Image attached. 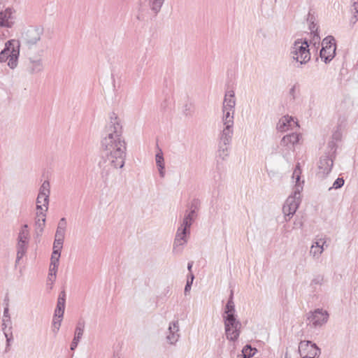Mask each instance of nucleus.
I'll use <instances>...</instances> for the list:
<instances>
[{
	"label": "nucleus",
	"instance_id": "nucleus-27",
	"mask_svg": "<svg viewBox=\"0 0 358 358\" xmlns=\"http://www.w3.org/2000/svg\"><path fill=\"white\" fill-rule=\"evenodd\" d=\"M166 0H148V6L151 11L157 15L161 10Z\"/></svg>",
	"mask_w": 358,
	"mask_h": 358
},
{
	"label": "nucleus",
	"instance_id": "nucleus-26",
	"mask_svg": "<svg viewBox=\"0 0 358 358\" xmlns=\"http://www.w3.org/2000/svg\"><path fill=\"white\" fill-rule=\"evenodd\" d=\"M222 112H223L222 122H223L224 126L233 127L235 111H234V110H222Z\"/></svg>",
	"mask_w": 358,
	"mask_h": 358
},
{
	"label": "nucleus",
	"instance_id": "nucleus-20",
	"mask_svg": "<svg viewBox=\"0 0 358 358\" xmlns=\"http://www.w3.org/2000/svg\"><path fill=\"white\" fill-rule=\"evenodd\" d=\"M234 134L233 127L224 126L220 135V143L224 145H229Z\"/></svg>",
	"mask_w": 358,
	"mask_h": 358
},
{
	"label": "nucleus",
	"instance_id": "nucleus-33",
	"mask_svg": "<svg viewBox=\"0 0 358 358\" xmlns=\"http://www.w3.org/2000/svg\"><path fill=\"white\" fill-rule=\"evenodd\" d=\"M66 303V292L64 290L60 292L57 299L56 308L64 310Z\"/></svg>",
	"mask_w": 358,
	"mask_h": 358
},
{
	"label": "nucleus",
	"instance_id": "nucleus-56",
	"mask_svg": "<svg viewBox=\"0 0 358 358\" xmlns=\"http://www.w3.org/2000/svg\"><path fill=\"white\" fill-rule=\"evenodd\" d=\"M355 21L357 20V17L356 15H355Z\"/></svg>",
	"mask_w": 358,
	"mask_h": 358
},
{
	"label": "nucleus",
	"instance_id": "nucleus-15",
	"mask_svg": "<svg viewBox=\"0 0 358 358\" xmlns=\"http://www.w3.org/2000/svg\"><path fill=\"white\" fill-rule=\"evenodd\" d=\"M84 329H85V322L83 320H79L78 322L77 323L76 327L75 329L74 338L71 342V347H70L71 350H74L77 348V346L83 335Z\"/></svg>",
	"mask_w": 358,
	"mask_h": 358
},
{
	"label": "nucleus",
	"instance_id": "nucleus-55",
	"mask_svg": "<svg viewBox=\"0 0 358 358\" xmlns=\"http://www.w3.org/2000/svg\"><path fill=\"white\" fill-rule=\"evenodd\" d=\"M355 9L356 10V13H358V8L355 6Z\"/></svg>",
	"mask_w": 358,
	"mask_h": 358
},
{
	"label": "nucleus",
	"instance_id": "nucleus-25",
	"mask_svg": "<svg viewBox=\"0 0 358 358\" xmlns=\"http://www.w3.org/2000/svg\"><path fill=\"white\" fill-rule=\"evenodd\" d=\"M155 161H156V164L158 168L159 175L162 178H164L165 176V171H164L165 167H164V159L163 153H162V150H160L159 152L156 154Z\"/></svg>",
	"mask_w": 358,
	"mask_h": 358
},
{
	"label": "nucleus",
	"instance_id": "nucleus-51",
	"mask_svg": "<svg viewBox=\"0 0 358 358\" xmlns=\"http://www.w3.org/2000/svg\"><path fill=\"white\" fill-rule=\"evenodd\" d=\"M192 265H193V262H189L188 264H187V269L189 272H191L192 271Z\"/></svg>",
	"mask_w": 358,
	"mask_h": 358
},
{
	"label": "nucleus",
	"instance_id": "nucleus-14",
	"mask_svg": "<svg viewBox=\"0 0 358 358\" xmlns=\"http://www.w3.org/2000/svg\"><path fill=\"white\" fill-rule=\"evenodd\" d=\"M236 99L235 92L234 90H228L226 92L223 105L222 110H234L235 111Z\"/></svg>",
	"mask_w": 358,
	"mask_h": 358
},
{
	"label": "nucleus",
	"instance_id": "nucleus-43",
	"mask_svg": "<svg viewBox=\"0 0 358 358\" xmlns=\"http://www.w3.org/2000/svg\"><path fill=\"white\" fill-rule=\"evenodd\" d=\"M62 320V319L53 318V320H52L53 329H52V331L55 334L59 331V329L60 328Z\"/></svg>",
	"mask_w": 358,
	"mask_h": 358
},
{
	"label": "nucleus",
	"instance_id": "nucleus-4",
	"mask_svg": "<svg viewBox=\"0 0 358 358\" xmlns=\"http://www.w3.org/2000/svg\"><path fill=\"white\" fill-rule=\"evenodd\" d=\"M224 329L227 338L236 341L241 334V323L237 320L236 315H223Z\"/></svg>",
	"mask_w": 358,
	"mask_h": 358
},
{
	"label": "nucleus",
	"instance_id": "nucleus-39",
	"mask_svg": "<svg viewBox=\"0 0 358 358\" xmlns=\"http://www.w3.org/2000/svg\"><path fill=\"white\" fill-rule=\"evenodd\" d=\"M344 185V180L343 178H338L334 182L333 185L329 188V190L332 189H339Z\"/></svg>",
	"mask_w": 358,
	"mask_h": 358
},
{
	"label": "nucleus",
	"instance_id": "nucleus-35",
	"mask_svg": "<svg viewBox=\"0 0 358 358\" xmlns=\"http://www.w3.org/2000/svg\"><path fill=\"white\" fill-rule=\"evenodd\" d=\"M200 207V201L199 199H193L189 205L188 206V210L190 211V213H197Z\"/></svg>",
	"mask_w": 358,
	"mask_h": 358
},
{
	"label": "nucleus",
	"instance_id": "nucleus-12",
	"mask_svg": "<svg viewBox=\"0 0 358 358\" xmlns=\"http://www.w3.org/2000/svg\"><path fill=\"white\" fill-rule=\"evenodd\" d=\"M304 348H309L308 351V355L304 357L307 358H315L318 357L321 354V350L319 348L315 343H312L310 341H303L300 342L299 345V351L303 350Z\"/></svg>",
	"mask_w": 358,
	"mask_h": 358
},
{
	"label": "nucleus",
	"instance_id": "nucleus-16",
	"mask_svg": "<svg viewBox=\"0 0 358 358\" xmlns=\"http://www.w3.org/2000/svg\"><path fill=\"white\" fill-rule=\"evenodd\" d=\"M325 243L326 241L324 238H320L319 240L313 242L310 247V255L314 259H319L324 250Z\"/></svg>",
	"mask_w": 358,
	"mask_h": 358
},
{
	"label": "nucleus",
	"instance_id": "nucleus-41",
	"mask_svg": "<svg viewBox=\"0 0 358 358\" xmlns=\"http://www.w3.org/2000/svg\"><path fill=\"white\" fill-rule=\"evenodd\" d=\"M192 223L190 221L183 218L182 221L180 224V226L178 227L179 229H184L185 231H187L188 233H190V227Z\"/></svg>",
	"mask_w": 358,
	"mask_h": 358
},
{
	"label": "nucleus",
	"instance_id": "nucleus-18",
	"mask_svg": "<svg viewBox=\"0 0 358 358\" xmlns=\"http://www.w3.org/2000/svg\"><path fill=\"white\" fill-rule=\"evenodd\" d=\"M14 10L11 8H6L4 11L0 12V26L10 27L12 26V15Z\"/></svg>",
	"mask_w": 358,
	"mask_h": 358
},
{
	"label": "nucleus",
	"instance_id": "nucleus-49",
	"mask_svg": "<svg viewBox=\"0 0 358 358\" xmlns=\"http://www.w3.org/2000/svg\"><path fill=\"white\" fill-rule=\"evenodd\" d=\"M323 280L322 277L321 276H317L311 281V285H321L322 282Z\"/></svg>",
	"mask_w": 358,
	"mask_h": 358
},
{
	"label": "nucleus",
	"instance_id": "nucleus-31",
	"mask_svg": "<svg viewBox=\"0 0 358 358\" xmlns=\"http://www.w3.org/2000/svg\"><path fill=\"white\" fill-rule=\"evenodd\" d=\"M2 327H10L12 328V322L10 320V316L9 314L8 305L4 308L3 320H2Z\"/></svg>",
	"mask_w": 358,
	"mask_h": 358
},
{
	"label": "nucleus",
	"instance_id": "nucleus-46",
	"mask_svg": "<svg viewBox=\"0 0 358 358\" xmlns=\"http://www.w3.org/2000/svg\"><path fill=\"white\" fill-rule=\"evenodd\" d=\"M60 256H61V252L52 251V253L51 255V262L50 263H55L57 264H59Z\"/></svg>",
	"mask_w": 358,
	"mask_h": 358
},
{
	"label": "nucleus",
	"instance_id": "nucleus-9",
	"mask_svg": "<svg viewBox=\"0 0 358 358\" xmlns=\"http://www.w3.org/2000/svg\"><path fill=\"white\" fill-rule=\"evenodd\" d=\"M328 318V312L322 308H317L314 311L309 312L307 316L308 324L315 328L322 326L327 322Z\"/></svg>",
	"mask_w": 358,
	"mask_h": 358
},
{
	"label": "nucleus",
	"instance_id": "nucleus-13",
	"mask_svg": "<svg viewBox=\"0 0 358 358\" xmlns=\"http://www.w3.org/2000/svg\"><path fill=\"white\" fill-rule=\"evenodd\" d=\"M169 334L166 336V339L169 343L173 345L179 338V323L178 321H173L169 324Z\"/></svg>",
	"mask_w": 358,
	"mask_h": 358
},
{
	"label": "nucleus",
	"instance_id": "nucleus-5",
	"mask_svg": "<svg viewBox=\"0 0 358 358\" xmlns=\"http://www.w3.org/2000/svg\"><path fill=\"white\" fill-rule=\"evenodd\" d=\"M303 187L298 185L295 188L293 195L289 196L285 201L282 212L286 220H289L296 213L300 203V193Z\"/></svg>",
	"mask_w": 358,
	"mask_h": 358
},
{
	"label": "nucleus",
	"instance_id": "nucleus-54",
	"mask_svg": "<svg viewBox=\"0 0 358 358\" xmlns=\"http://www.w3.org/2000/svg\"><path fill=\"white\" fill-rule=\"evenodd\" d=\"M294 87H293L291 90H290V94H294Z\"/></svg>",
	"mask_w": 358,
	"mask_h": 358
},
{
	"label": "nucleus",
	"instance_id": "nucleus-52",
	"mask_svg": "<svg viewBox=\"0 0 358 358\" xmlns=\"http://www.w3.org/2000/svg\"><path fill=\"white\" fill-rule=\"evenodd\" d=\"M47 285L49 287L50 289H52V285H53V284H52V280H49L48 279V280H47Z\"/></svg>",
	"mask_w": 358,
	"mask_h": 358
},
{
	"label": "nucleus",
	"instance_id": "nucleus-10",
	"mask_svg": "<svg viewBox=\"0 0 358 358\" xmlns=\"http://www.w3.org/2000/svg\"><path fill=\"white\" fill-rule=\"evenodd\" d=\"M189 234L187 231L184 229L178 228L176 237L174 239L173 253L180 255L183 250V245L187 242V235Z\"/></svg>",
	"mask_w": 358,
	"mask_h": 358
},
{
	"label": "nucleus",
	"instance_id": "nucleus-36",
	"mask_svg": "<svg viewBox=\"0 0 358 358\" xmlns=\"http://www.w3.org/2000/svg\"><path fill=\"white\" fill-rule=\"evenodd\" d=\"M64 240V238L55 237V241H54V243H53V251L54 252H61V250L63 247Z\"/></svg>",
	"mask_w": 358,
	"mask_h": 358
},
{
	"label": "nucleus",
	"instance_id": "nucleus-44",
	"mask_svg": "<svg viewBox=\"0 0 358 358\" xmlns=\"http://www.w3.org/2000/svg\"><path fill=\"white\" fill-rule=\"evenodd\" d=\"M194 113L192 104H185L183 109V113L185 116H192Z\"/></svg>",
	"mask_w": 358,
	"mask_h": 358
},
{
	"label": "nucleus",
	"instance_id": "nucleus-6",
	"mask_svg": "<svg viewBox=\"0 0 358 358\" xmlns=\"http://www.w3.org/2000/svg\"><path fill=\"white\" fill-rule=\"evenodd\" d=\"M43 49L38 50L36 54H34V52H27L28 63L27 64V71L30 74L39 73L43 71Z\"/></svg>",
	"mask_w": 358,
	"mask_h": 358
},
{
	"label": "nucleus",
	"instance_id": "nucleus-42",
	"mask_svg": "<svg viewBox=\"0 0 358 358\" xmlns=\"http://www.w3.org/2000/svg\"><path fill=\"white\" fill-rule=\"evenodd\" d=\"M196 217H197V213H190V211L187 210L183 218H185V219L187 220L188 221H190L192 223H193L194 220L196 218Z\"/></svg>",
	"mask_w": 358,
	"mask_h": 358
},
{
	"label": "nucleus",
	"instance_id": "nucleus-30",
	"mask_svg": "<svg viewBox=\"0 0 358 358\" xmlns=\"http://www.w3.org/2000/svg\"><path fill=\"white\" fill-rule=\"evenodd\" d=\"M301 174V169L300 167V164L298 163L296 164V168L294 169L293 174H292V179L295 180V183H296L294 188V191L295 190V188L296 187V186L298 185H301L303 187V181H302V182H300Z\"/></svg>",
	"mask_w": 358,
	"mask_h": 358
},
{
	"label": "nucleus",
	"instance_id": "nucleus-34",
	"mask_svg": "<svg viewBox=\"0 0 358 358\" xmlns=\"http://www.w3.org/2000/svg\"><path fill=\"white\" fill-rule=\"evenodd\" d=\"M217 152L219 157L222 158V159H225L229 155L228 145H224L223 144H221V143H219Z\"/></svg>",
	"mask_w": 358,
	"mask_h": 358
},
{
	"label": "nucleus",
	"instance_id": "nucleus-7",
	"mask_svg": "<svg viewBox=\"0 0 358 358\" xmlns=\"http://www.w3.org/2000/svg\"><path fill=\"white\" fill-rule=\"evenodd\" d=\"M50 194V185L49 181L45 180L41 185L36 199L37 211L47 212L48 210L49 197Z\"/></svg>",
	"mask_w": 358,
	"mask_h": 358
},
{
	"label": "nucleus",
	"instance_id": "nucleus-53",
	"mask_svg": "<svg viewBox=\"0 0 358 358\" xmlns=\"http://www.w3.org/2000/svg\"><path fill=\"white\" fill-rule=\"evenodd\" d=\"M12 340H13V338H8L6 339L7 348L10 345V343Z\"/></svg>",
	"mask_w": 358,
	"mask_h": 358
},
{
	"label": "nucleus",
	"instance_id": "nucleus-57",
	"mask_svg": "<svg viewBox=\"0 0 358 358\" xmlns=\"http://www.w3.org/2000/svg\"><path fill=\"white\" fill-rule=\"evenodd\" d=\"M357 1H358V0H357Z\"/></svg>",
	"mask_w": 358,
	"mask_h": 358
},
{
	"label": "nucleus",
	"instance_id": "nucleus-8",
	"mask_svg": "<svg viewBox=\"0 0 358 358\" xmlns=\"http://www.w3.org/2000/svg\"><path fill=\"white\" fill-rule=\"evenodd\" d=\"M320 55L326 64L330 62L335 57L336 44L333 36H329L323 39Z\"/></svg>",
	"mask_w": 358,
	"mask_h": 358
},
{
	"label": "nucleus",
	"instance_id": "nucleus-23",
	"mask_svg": "<svg viewBox=\"0 0 358 358\" xmlns=\"http://www.w3.org/2000/svg\"><path fill=\"white\" fill-rule=\"evenodd\" d=\"M299 141V135L296 133H292L285 136L281 140V145L287 146L289 148L293 147Z\"/></svg>",
	"mask_w": 358,
	"mask_h": 358
},
{
	"label": "nucleus",
	"instance_id": "nucleus-50",
	"mask_svg": "<svg viewBox=\"0 0 358 358\" xmlns=\"http://www.w3.org/2000/svg\"><path fill=\"white\" fill-rule=\"evenodd\" d=\"M20 231L24 232L26 234H29L28 224H23L22 226L21 229H20Z\"/></svg>",
	"mask_w": 358,
	"mask_h": 358
},
{
	"label": "nucleus",
	"instance_id": "nucleus-48",
	"mask_svg": "<svg viewBox=\"0 0 358 358\" xmlns=\"http://www.w3.org/2000/svg\"><path fill=\"white\" fill-rule=\"evenodd\" d=\"M64 310L62 309L55 308L54 318L62 319Z\"/></svg>",
	"mask_w": 358,
	"mask_h": 358
},
{
	"label": "nucleus",
	"instance_id": "nucleus-1",
	"mask_svg": "<svg viewBox=\"0 0 358 358\" xmlns=\"http://www.w3.org/2000/svg\"><path fill=\"white\" fill-rule=\"evenodd\" d=\"M106 131V136L101 141L104 163L114 169H122L126 159L127 143L122 124L115 113L111 115Z\"/></svg>",
	"mask_w": 358,
	"mask_h": 358
},
{
	"label": "nucleus",
	"instance_id": "nucleus-29",
	"mask_svg": "<svg viewBox=\"0 0 358 358\" xmlns=\"http://www.w3.org/2000/svg\"><path fill=\"white\" fill-rule=\"evenodd\" d=\"M235 312H236L235 305H234V303L233 301V294L231 293V296L226 304L223 315H236Z\"/></svg>",
	"mask_w": 358,
	"mask_h": 358
},
{
	"label": "nucleus",
	"instance_id": "nucleus-22",
	"mask_svg": "<svg viewBox=\"0 0 358 358\" xmlns=\"http://www.w3.org/2000/svg\"><path fill=\"white\" fill-rule=\"evenodd\" d=\"M295 124L297 125V123L294 120L292 117L285 116L283 118L279 120L277 124V128L280 131H285Z\"/></svg>",
	"mask_w": 358,
	"mask_h": 358
},
{
	"label": "nucleus",
	"instance_id": "nucleus-2",
	"mask_svg": "<svg viewBox=\"0 0 358 358\" xmlns=\"http://www.w3.org/2000/svg\"><path fill=\"white\" fill-rule=\"evenodd\" d=\"M44 34L41 26L29 27L22 34V41L27 48V52H34Z\"/></svg>",
	"mask_w": 358,
	"mask_h": 358
},
{
	"label": "nucleus",
	"instance_id": "nucleus-45",
	"mask_svg": "<svg viewBox=\"0 0 358 358\" xmlns=\"http://www.w3.org/2000/svg\"><path fill=\"white\" fill-rule=\"evenodd\" d=\"M309 29H310V32L314 34V36H313L314 38L315 37L317 38V39H318L320 38L318 34L317 33V24H315L314 22H313V21L310 22V24L309 25Z\"/></svg>",
	"mask_w": 358,
	"mask_h": 358
},
{
	"label": "nucleus",
	"instance_id": "nucleus-40",
	"mask_svg": "<svg viewBox=\"0 0 358 358\" xmlns=\"http://www.w3.org/2000/svg\"><path fill=\"white\" fill-rule=\"evenodd\" d=\"M327 148L329 149L328 153L327 155H331L334 157L336 150V144L334 141H331L328 143Z\"/></svg>",
	"mask_w": 358,
	"mask_h": 358
},
{
	"label": "nucleus",
	"instance_id": "nucleus-17",
	"mask_svg": "<svg viewBox=\"0 0 358 358\" xmlns=\"http://www.w3.org/2000/svg\"><path fill=\"white\" fill-rule=\"evenodd\" d=\"M46 212L37 211L35 220V231L37 236H41L45 224Z\"/></svg>",
	"mask_w": 358,
	"mask_h": 358
},
{
	"label": "nucleus",
	"instance_id": "nucleus-19",
	"mask_svg": "<svg viewBox=\"0 0 358 358\" xmlns=\"http://www.w3.org/2000/svg\"><path fill=\"white\" fill-rule=\"evenodd\" d=\"M17 41L10 40L6 43L3 50L0 52V62H5L9 58L15 45H17Z\"/></svg>",
	"mask_w": 358,
	"mask_h": 358
},
{
	"label": "nucleus",
	"instance_id": "nucleus-32",
	"mask_svg": "<svg viewBox=\"0 0 358 358\" xmlns=\"http://www.w3.org/2000/svg\"><path fill=\"white\" fill-rule=\"evenodd\" d=\"M59 264L55 263H50L49 274H48V280H52V284L54 283L57 276V271Z\"/></svg>",
	"mask_w": 358,
	"mask_h": 358
},
{
	"label": "nucleus",
	"instance_id": "nucleus-37",
	"mask_svg": "<svg viewBox=\"0 0 358 358\" xmlns=\"http://www.w3.org/2000/svg\"><path fill=\"white\" fill-rule=\"evenodd\" d=\"M30 234L19 231L17 236V243H29Z\"/></svg>",
	"mask_w": 358,
	"mask_h": 358
},
{
	"label": "nucleus",
	"instance_id": "nucleus-21",
	"mask_svg": "<svg viewBox=\"0 0 358 358\" xmlns=\"http://www.w3.org/2000/svg\"><path fill=\"white\" fill-rule=\"evenodd\" d=\"M20 54V43L19 41L17 42V45H15L14 48L12 50V53L9 58L8 59V66L14 69L17 66V60Z\"/></svg>",
	"mask_w": 358,
	"mask_h": 358
},
{
	"label": "nucleus",
	"instance_id": "nucleus-3",
	"mask_svg": "<svg viewBox=\"0 0 358 358\" xmlns=\"http://www.w3.org/2000/svg\"><path fill=\"white\" fill-rule=\"evenodd\" d=\"M308 48L309 45L307 41L296 40L291 49L292 59L301 64H306L310 59Z\"/></svg>",
	"mask_w": 358,
	"mask_h": 358
},
{
	"label": "nucleus",
	"instance_id": "nucleus-28",
	"mask_svg": "<svg viewBox=\"0 0 358 358\" xmlns=\"http://www.w3.org/2000/svg\"><path fill=\"white\" fill-rule=\"evenodd\" d=\"M29 243H17V257L15 264H17L20 260L23 257L27 251Z\"/></svg>",
	"mask_w": 358,
	"mask_h": 358
},
{
	"label": "nucleus",
	"instance_id": "nucleus-24",
	"mask_svg": "<svg viewBox=\"0 0 358 358\" xmlns=\"http://www.w3.org/2000/svg\"><path fill=\"white\" fill-rule=\"evenodd\" d=\"M66 220L62 217L59 220L55 237L64 238L66 230Z\"/></svg>",
	"mask_w": 358,
	"mask_h": 358
},
{
	"label": "nucleus",
	"instance_id": "nucleus-47",
	"mask_svg": "<svg viewBox=\"0 0 358 358\" xmlns=\"http://www.w3.org/2000/svg\"><path fill=\"white\" fill-rule=\"evenodd\" d=\"M2 329L3 331V334L5 335L6 338H13V334H12V328L10 327H2Z\"/></svg>",
	"mask_w": 358,
	"mask_h": 358
},
{
	"label": "nucleus",
	"instance_id": "nucleus-38",
	"mask_svg": "<svg viewBox=\"0 0 358 358\" xmlns=\"http://www.w3.org/2000/svg\"><path fill=\"white\" fill-rule=\"evenodd\" d=\"M194 279V275L191 273L187 277V283L185 287L184 292L185 295L190 291Z\"/></svg>",
	"mask_w": 358,
	"mask_h": 358
},
{
	"label": "nucleus",
	"instance_id": "nucleus-11",
	"mask_svg": "<svg viewBox=\"0 0 358 358\" xmlns=\"http://www.w3.org/2000/svg\"><path fill=\"white\" fill-rule=\"evenodd\" d=\"M333 157L331 155H327V153L320 157L318 163L319 171L317 172L319 176L323 178L331 172L334 164Z\"/></svg>",
	"mask_w": 358,
	"mask_h": 358
}]
</instances>
